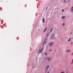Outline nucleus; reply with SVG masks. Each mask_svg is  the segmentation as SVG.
<instances>
[{"label":"nucleus","instance_id":"nucleus-1","mask_svg":"<svg viewBox=\"0 0 73 73\" xmlns=\"http://www.w3.org/2000/svg\"><path fill=\"white\" fill-rule=\"evenodd\" d=\"M49 65H48L46 67V68L45 69V72H46V73L48 72V68H49Z\"/></svg>","mask_w":73,"mask_h":73},{"label":"nucleus","instance_id":"nucleus-2","mask_svg":"<svg viewBox=\"0 0 73 73\" xmlns=\"http://www.w3.org/2000/svg\"><path fill=\"white\" fill-rule=\"evenodd\" d=\"M51 40H53V39H54L56 37L54 36V34L53 35H52L51 36V37H50Z\"/></svg>","mask_w":73,"mask_h":73},{"label":"nucleus","instance_id":"nucleus-3","mask_svg":"<svg viewBox=\"0 0 73 73\" xmlns=\"http://www.w3.org/2000/svg\"><path fill=\"white\" fill-rule=\"evenodd\" d=\"M53 44H54V42H51L49 43V46L50 47V46H52Z\"/></svg>","mask_w":73,"mask_h":73},{"label":"nucleus","instance_id":"nucleus-4","mask_svg":"<svg viewBox=\"0 0 73 73\" xmlns=\"http://www.w3.org/2000/svg\"><path fill=\"white\" fill-rule=\"evenodd\" d=\"M52 60V57H49L47 58V60L48 61H51Z\"/></svg>","mask_w":73,"mask_h":73},{"label":"nucleus","instance_id":"nucleus-5","mask_svg":"<svg viewBox=\"0 0 73 73\" xmlns=\"http://www.w3.org/2000/svg\"><path fill=\"white\" fill-rule=\"evenodd\" d=\"M70 50H66V52L67 53H68L69 52H70Z\"/></svg>","mask_w":73,"mask_h":73},{"label":"nucleus","instance_id":"nucleus-6","mask_svg":"<svg viewBox=\"0 0 73 73\" xmlns=\"http://www.w3.org/2000/svg\"><path fill=\"white\" fill-rule=\"evenodd\" d=\"M71 12H73V7H72L71 8V9L70 10Z\"/></svg>","mask_w":73,"mask_h":73},{"label":"nucleus","instance_id":"nucleus-7","mask_svg":"<svg viewBox=\"0 0 73 73\" xmlns=\"http://www.w3.org/2000/svg\"><path fill=\"white\" fill-rule=\"evenodd\" d=\"M42 50H39V51H38V53H41V52H42Z\"/></svg>","mask_w":73,"mask_h":73},{"label":"nucleus","instance_id":"nucleus-8","mask_svg":"<svg viewBox=\"0 0 73 73\" xmlns=\"http://www.w3.org/2000/svg\"><path fill=\"white\" fill-rule=\"evenodd\" d=\"M46 44V42H45V40L43 43V45H45V44Z\"/></svg>","mask_w":73,"mask_h":73},{"label":"nucleus","instance_id":"nucleus-9","mask_svg":"<svg viewBox=\"0 0 73 73\" xmlns=\"http://www.w3.org/2000/svg\"><path fill=\"white\" fill-rule=\"evenodd\" d=\"M50 34V33H47L46 35V37H48V36H49V35Z\"/></svg>","mask_w":73,"mask_h":73},{"label":"nucleus","instance_id":"nucleus-10","mask_svg":"<svg viewBox=\"0 0 73 73\" xmlns=\"http://www.w3.org/2000/svg\"><path fill=\"white\" fill-rule=\"evenodd\" d=\"M42 22L43 23H44V22H45V19H44V18H43V20H42Z\"/></svg>","mask_w":73,"mask_h":73},{"label":"nucleus","instance_id":"nucleus-11","mask_svg":"<svg viewBox=\"0 0 73 73\" xmlns=\"http://www.w3.org/2000/svg\"><path fill=\"white\" fill-rule=\"evenodd\" d=\"M71 64H73V59L72 60V62L71 63Z\"/></svg>","mask_w":73,"mask_h":73},{"label":"nucleus","instance_id":"nucleus-12","mask_svg":"<svg viewBox=\"0 0 73 73\" xmlns=\"http://www.w3.org/2000/svg\"><path fill=\"white\" fill-rule=\"evenodd\" d=\"M46 29H45L44 30V32H46Z\"/></svg>","mask_w":73,"mask_h":73},{"label":"nucleus","instance_id":"nucleus-13","mask_svg":"<svg viewBox=\"0 0 73 73\" xmlns=\"http://www.w3.org/2000/svg\"><path fill=\"white\" fill-rule=\"evenodd\" d=\"M52 28L51 30H50V33H51V32H52Z\"/></svg>","mask_w":73,"mask_h":73},{"label":"nucleus","instance_id":"nucleus-14","mask_svg":"<svg viewBox=\"0 0 73 73\" xmlns=\"http://www.w3.org/2000/svg\"><path fill=\"white\" fill-rule=\"evenodd\" d=\"M45 60H47V57H46L44 58Z\"/></svg>","mask_w":73,"mask_h":73},{"label":"nucleus","instance_id":"nucleus-15","mask_svg":"<svg viewBox=\"0 0 73 73\" xmlns=\"http://www.w3.org/2000/svg\"><path fill=\"white\" fill-rule=\"evenodd\" d=\"M45 55H46V56H47V55H48V54H47V53H46L45 52Z\"/></svg>","mask_w":73,"mask_h":73},{"label":"nucleus","instance_id":"nucleus-16","mask_svg":"<svg viewBox=\"0 0 73 73\" xmlns=\"http://www.w3.org/2000/svg\"><path fill=\"white\" fill-rule=\"evenodd\" d=\"M64 9H62V12H64Z\"/></svg>","mask_w":73,"mask_h":73},{"label":"nucleus","instance_id":"nucleus-17","mask_svg":"<svg viewBox=\"0 0 73 73\" xmlns=\"http://www.w3.org/2000/svg\"><path fill=\"white\" fill-rule=\"evenodd\" d=\"M70 38H69V40H68V42H69V41H70Z\"/></svg>","mask_w":73,"mask_h":73},{"label":"nucleus","instance_id":"nucleus-18","mask_svg":"<svg viewBox=\"0 0 73 73\" xmlns=\"http://www.w3.org/2000/svg\"><path fill=\"white\" fill-rule=\"evenodd\" d=\"M62 19H64V18H65V17H62Z\"/></svg>","mask_w":73,"mask_h":73},{"label":"nucleus","instance_id":"nucleus-19","mask_svg":"<svg viewBox=\"0 0 73 73\" xmlns=\"http://www.w3.org/2000/svg\"><path fill=\"white\" fill-rule=\"evenodd\" d=\"M73 52L71 54L72 56H73Z\"/></svg>","mask_w":73,"mask_h":73},{"label":"nucleus","instance_id":"nucleus-20","mask_svg":"<svg viewBox=\"0 0 73 73\" xmlns=\"http://www.w3.org/2000/svg\"><path fill=\"white\" fill-rule=\"evenodd\" d=\"M63 25H65V24L64 23L63 24Z\"/></svg>","mask_w":73,"mask_h":73},{"label":"nucleus","instance_id":"nucleus-21","mask_svg":"<svg viewBox=\"0 0 73 73\" xmlns=\"http://www.w3.org/2000/svg\"><path fill=\"white\" fill-rule=\"evenodd\" d=\"M61 73H64V72H61Z\"/></svg>","mask_w":73,"mask_h":73},{"label":"nucleus","instance_id":"nucleus-22","mask_svg":"<svg viewBox=\"0 0 73 73\" xmlns=\"http://www.w3.org/2000/svg\"><path fill=\"white\" fill-rule=\"evenodd\" d=\"M64 2H66V1H64Z\"/></svg>","mask_w":73,"mask_h":73},{"label":"nucleus","instance_id":"nucleus-23","mask_svg":"<svg viewBox=\"0 0 73 73\" xmlns=\"http://www.w3.org/2000/svg\"><path fill=\"white\" fill-rule=\"evenodd\" d=\"M70 35H72V33H70Z\"/></svg>","mask_w":73,"mask_h":73},{"label":"nucleus","instance_id":"nucleus-24","mask_svg":"<svg viewBox=\"0 0 73 73\" xmlns=\"http://www.w3.org/2000/svg\"><path fill=\"white\" fill-rule=\"evenodd\" d=\"M48 7H47L46 8V9H48Z\"/></svg>","mask_w":73,"mask_h":73},{"label":"nucleus","instance_id":"nucleus-25","mask_svg":"<svg viewBox=\"0 0 73 73\" xmlns=\"http://www.w3.org/2000/svg\"><path fill=\"white\" fill-rule=\"evenodd\" d=\"M51 50V51H52V50Z\"/></svg>","mask_w":73,"mask_h":73}]
</instances>
